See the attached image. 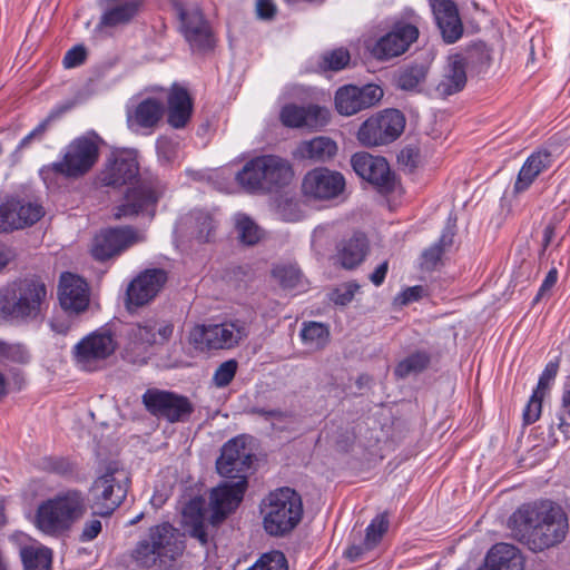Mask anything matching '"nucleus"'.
<instances>
[{
	"label": "nucleus",
	"instance_id": "obj_1",
	"mask_svg": "<svg viewBox=\"0 0 570 570\" xmlns=\"http://www.w3.org/2000/svg\"><path fill=\"white\" fill-rule=\"evenodd\" d=\"M508 528L519 542L541 552L566 540L569 519L562 505L541 499L521 504L509 517Z\"/></svg>",
	"mask_w": 570,
	"mask_h": 570
},
{
	"label": "nucleus",
	"instance_id": "obj_2",
	"mask_svg": "<svg viewBox=\"0 0 570 570\" xmlns=\"http://www.w3.org/2000/svg\"><path fill=\"white\" fill-rule=\"evenodd\" d=\"M47 284L39 276L17 278L0 287V321L30 324L42 321L48 309Z\"/></svg>",
	"mask_w": 570,
	"mask_h": 570
},
{
	"label": "nucleus",
	"instance_id": "obj_3",
	"mask_svg": "<svg viewBox=\"0 0 570 570\" xmlns=\"http://www.w3.org/2000/svg\"><path fill=\"white\" fill-rule=\"evenodd\" d=\"M181 534L171 523L165 521L149 527L137 541L131 558L142 568H163L184 552Z\"/></svg>",
	"mask_w": 570,
	"mask_h": 570
},
{
	"label": "nucleus",
	"instance_id": "obj_4",
	"mask_svg": "<svg viewBox=\"0 0 570 570\" xmlns=\"http://www.w3.org/2000/svg\"><path fill=\"white\" fill-rule=\"evenodd\" d=\"M87 511L86 498L79 490H67L45 500L36 512V527L58 537L69 531Z\"/></svg>",
	"mask_w": 570,
	"mask_h": 570
},
{
	"label": "nucleus",
	"instance_id": "obj_5",
	"mask_svg": "<svg viewBox=\"0 0 570 570\" xmlns=\"http://www.w3.org/2000/svg\"><path fill=\"white\" fill-rule=\"evenodd\" d=\"M261 513L264 530L273 537H283L296 528L303 517L301 495L291 488H281L264 499Z\"/></svg>",
	"mask_w": 570,
	"mask_h": 570
},
{
	"label": "nucleus",
	"instance_id": "obj_6",
	"mask_svg": "<svg viewBox=\"0 0 570 570\" xmlns=\"http://www.w3.org/2000/svg\"><path fill=\"white\" fill-rule=\"evenodd\" d=\"M128 488V471L117 461L107 463L90 488L94 513L110 515L125 500Z\"/></svg>",
	"mask_w": 570,
	"mask_h": 570
},
{
	"label": "nucleus",
	"instance_id": "obj_7",
	"mask_svg": "<svg viewBox=\"0 0 570 570\" xmlns=\"http://www.w3.org/2000/svg\"><path fill=\"white\" fill-rule=\"evenodd\" d=\"M248 335L246 323L226 320L220 323L197 324L189 332V342L200 351L232 350Z\"/></svg>",
	"mask_w": 570,
	"mask_h": 570
},
{
	"label": "nucleus",
	"instance_id": "obj_8",
	"mask_svg": "<svg viewBox=\"0 0 570 570\" xmlns=\"http://www.w3.org/2000/svg\"><path fill=\"white\" fill-rule=\"evenodd\" d=\"M165 193L166 185L157 176H144L127 189L124 202L114 208V218H130L139 214L154 217L156 206Z\"/></svg>",
	"mask_w": 570,
	"mask_h": 570
},
{
	"label": "nucleus",
	"instance_id": "obj_9",
	"mask_svg": "<svg viewBox=\"0 0 570 570\" xmlns=\"http://www.w3.org/2000/svg\"><path fill=\"white\" fill-rule=\"evenodd\" d=\"M99 158L97 137L81 136L73 139L63 150L62 158L47 169L65 178L77 179L89 173Z\"/></svg>",
	"mask_w": 570,
	"mask_h": 570
},
{
	"label": "nucleus",
	"instance_id": "obj_10",
	"mask_svg": "<svg viewBox=\"0 0 570 570\" xmlns=\"http://www.w3.org/2000/svg\"><path fill=\"white\" fill-rule=\"evenodd\" d=\"M405 117L397 109H385L367 118L357 130V140L365 147L387 145L400 137Z\"/></svg>",
	"mask_w": 570,
	"mask_h": 570
},
{
	"label": "nucleus",
	"instance_id": "obj_11",
	"mask_svg": "<svg viewBox=\"0 0 570 570\" xmlns=\"http://www.w3.org/2000/svg\"><path fill=\"white\" fill-rule=\"evenodd\" d=\"M142 403L149 413L170 423L185 422L194 412L188 397L158 389L147 390Z\"/></svg>",
	"mask_w": 570,
	"mask_h": 570
},
{
	"label": "nucleus",
	"instance_id": "obj_12",
	"mask_svg": "<svg viewBox=\"0 0 570 570\" xmlns=\"http://www.w3.org/2000/svg\"><path fill=\"white\" fill-rule=\"evenodd\" d=\"M117 343L108 331H97L82 338L75 346V358L85 371L99 370L104 362L114 354Z\"/></svg>",
	"mask_w": 570,
	"mask_h": 570
},
{
	"label": "nucleus",
	"instance_id": "obj_13",
	"mask_svg": "<svg viewBox=\"0 0 570 570\" xmlns=\"http://www.w3.org/2000/svg\"><path fill=\"white\" fill-rule=\"evenodd\" d=\"M465 60L470 63L488 65L490 56L483 45H474L469 48L466 58L460 55L451 57L448 69L435 89L441 97L451 96L464 88L466 83Z\"/></svg>",
	"mask_w": 570,
	"mask_h": 570
},
{
	"label": "nucleus",
	"instance_id": "obj_14",
	"mask_svg": "<svg viewBox=\"0 0 570 570\" xmlns=\"http://www.w3.org/2000/svg\"><path fill=\"white\" fill-rule=\"evenodd\" d=\"M145 239L142 232L130 226L109 228L95 236L91 254L98 261H106Z\"/></svg>",
	"mask_w": 570,
	"mask_h": 570
},
{
	"label": "nucleus",
	"instance_id": "obj_15",
	"mask_svg": "<svg viewBox=\"0 0 570 570\" xmlns=\"http://www.w3.org/2000/svg\"><path fill=\"white\" fill-rule=\"evenodd\" d=\"M383 97V89L376 85L357 87L346 85L335 92V108L342 116H352L376 105Z\"/></svg>",
	"mask_w": 570,
	"mask_h": 570
},
{
	"label": "nucleus",
	"instance_id": "obj_16",
	"mask_svg": "<svg viewBox=\"0 0 570 570\" xmlns=\"http://www.w3.org/2000/svg\"><path fill=\"white\" fill-rule=\"evenodd\" d=\"M167 273L161 268H150L137 275L126 291V305L129 311L140 307L153 301L165 283Z\"/></svg>",
	"mask_w": 570,
	"mask_h": 570
},
{
	"label": "nucleus",
	"instance_id": "obj_17",
	"mask_svg": "<svg viewBox=\"0 0 570 570\" xmlns=\"http://www.w3.org/2000/svg\"><path fill=\"white\" fill-rule=\"evenodd\" d=\"M345 187L342 174L327 168H315L308 171L303 181V194L313 199L328 200L341 195Z\"/></svg>",
	"mask_w": 570,
	"mask_h": 570
},
{
	"label": "nucleus",
	"instance_id": "obj_18",
	"mask_svg": "<svg viewBox=\"0 0 570 570\" xmlns=\"http://www.w3.org/2000/svg\"><path fill=\"white\" fill-rule=\"evenodd\" d=\"M351 165L361 178L382 190L390 191L393 189L394 176L384 157L373 156L365 151L356 153L351 158Z\"/></svg>",
	"mask_w": 570,
	"mask_h": 570
},
{
	"label": "nucleus",
	"instance_id": "obj_19",
	"mask_svg": "<svg viewBox=\"0 0 570 570\" xmlns=\"http://www.w3.org/2000/svg\"><path fill=\"white\" fill-rule=\"evenodd\" d=\"M247 489V481L240 478L236 481H225L214 488L209 497V505L213 511L212 522H222L242 502Z\"/></svg>",
	"mask_w": 570,
	"mask_h": 570
},
{
	"label": "nucleus",
	"instance_id": "obj_20",
	"mask_svg": "<svg viewBox=\"0 0 570 570\" xmlns=\"http://www.w3.org/2000/svg\"><path fill=\"white\" fill-rule=\"evenodd\" d=\"M45 215L41 205L17 199L0 204V232H10L33 225Z\"/></svg>",
	"mask_w": 570,
	"mask_h": 570
},
{
	"label": "nucleus",
	"instance_id": "obj_21",
	"mask_svg": "<svg viewBox=\"0 0 570 570\" xmlns=\"http://www.w3.org/2000/svg\"><path fill=\"white\" fill-rule=\"evenodd\" d=\"M253 455L246 448L245 442L235 438L228 441L222 449V454L216 462V469L222 476L229 479L244 478L252 464Z\"/></svg>",
	"mask_w": 570,
	"mask_h": 570
},
{
	"label": "nucleus",
	"instance_id": "obj_22",
	"mask_svg": "<svg viewBox=\"0 0 570 570\" xmlns=\"http://www.w3.org/2000/svg\"><path fill=\"white\" fill-rule=\"evenodd\" d=\"M58 298L66 312L79 314L89 305V286L82 277L69 272L62 273L59 279Z\"/></svg>",
	"mask_w": 570,
	"mask_h": 570
},
{
	"label": "nucleus",
	"instance_id": "obj_23",
	"mask_svg": "<svg viewBox=\"0 0 570 570\" xmlns=\"http://www.w3.org/2000/svg\"><path fill=\"white\" fill-rule=\"evenodd\" d=\"M419 37V30L410 23L395 26L389 33L377 40L372 49L375 58L386 60L404 53Z\"/></svg>",
	"mask_w": 570,
	"mask_h": 570
},
{
	"label": "nucleus",
	"instance_id": "obj_24",
	"mask_svg": "<svg viewBox=\"0 0 570 570\" xmlns=\"http://www.w3.org/2000/svg\"><path fill=\"white\" fill-rule=\"evenodd\" d=\"M174 326L168 322L147 321L144 324L131 326L128 337V348L131 351L146 352L155 344L166 343L173 335Z\"/></svg>",
	"mask_w": 570,
	"mask_h": 570
},
{
	"label": "nucleus",
	"instance_id": "obj_25",
	"mask_svg": "<svg viewBox=\"0 0 570 570\" xmlns=\"http://www.w3.org/2000/svg\"><path fill=\"white\" fill-rule=\"evenodd\" d=\"M179 17L181 32L193 50H206L212 48V31L198 8L181 9Z\"/></svg>",
	"mask_w": 570,
	"mask_h": 570
},
{
	"label": "nucleus",
	"instance_id": "obj_26",
	"mask_svg": "<svg viewBox=\"0 0 570 570\" xmlns=\"http://www.w3.org/2000/svg\"><path fill=\"white\" fill-rule=\"evenodd\" d=\"M430 4L443 40L446 43L456 42L463 33L456 4L452 0H431Z\"/></svg>",
	"mask_w": 570,
	"mask_h": 570
},
{
	"label": "nucleus",
	"instance_id": "obj_27",
	"mask_svg": "<svg viewBox=\"0 0 570 570\" xmlns=\"http://www.w3.org/2000/svg\"><path fill=\"white\" fill-rule=\"evenodd\" d=\"M139 174V166L134 155L120 153L110 160L100 174L105 186L119 187L128 184Z\"/></svg>",
	"mask_w": 570,
	"mask_h": 570
},
{
	"label": "nucleus",
	"instance_id": "obj_28",
	"mask_svg": "<svg viewBox=\"0 0 570 570\" xmlns=\"http://www.w3.org/2000/svg\"><path fill=\"white\" fill-rule=\"evenodd\" d=\"M262 166V176L265 191H272L275 188L283 187L292 180L294 173L291 164L278 156H259Z\"/></svg>",
	"mask_w": 570,
	"mask_h": 570
},
{
	"label": "nucleus",
	"instance_id": "obj_29",
	"mask_svg": "<svg viewBox=\"0 0 570 570\" xmlns=\"http://www.w3.org/2000/svg\"><path fill=\"white\" fill-rule=\"evenodd\" d=\"M368 249L367 237L362 233H355L337 244L336 259L342 267L353 269L365 259Z\"/></svg>",
	"mask_w": 570,
	"mask_h": 570
},
{
	"label": "nucleus",
	"instance_id": "obj_30",
	"mask_svg": "<svg viewBox=\"0 0 570 570\" xmlns=\"http://www.w3.org/2000/svg\"><path fill=\"white\" fill-rule=\"evenodd\" d=\"M553 161V155L547 148L533 151L521 167L514 189L518 193L528 189L541 173L552 166Z\"/></svg>",
	"mask_w": 570,
	"mask_h": 570
},
{
	"label": "nucleus",
	"instance_id": "obj_31",
	"mask_svg": "<svg viewBox=\"0 0 570 570\" xmlns=\"http://www.w3.org/2000/svg\"><path fill=\"white\" fill-rule=\"evenodd\" d=\"M168 124L176 128H184L193 112V100L188 91L180 86H173L168 99Z\"/></svg>",
	"mask_w": 570,
	"mask_h": 570
},
{
	"label": "nucleus",
	"instance_id": "obj_32",
	"mask_svg": "<svg viewBox=\"0 0 570 570\" xmlns=\"http://www.w3.org/2000/svg\"><path fill=\"white\" fill-rule=\"evenodd\" d=\"M164 115V105L155 98L141 100L128 115V125L136 129H154Z\"/></svg>",
	"mask_w": 570,
	"mask_h": 570
},
{
	"label": "nucleus",
	"instance_id": "obj_33",
	"mask_svg": "<svg viewBox=\"0 0 570 570\" xmlns=\"http://www.w3.org/2000/svg\"><path fill=\"white\" fill-rule=\"evenodd\" d=\"M204 503L202 498H194L185 504L181 511V523L185 530L202 544H206L208 539L205 528Z\"/></svg>",
	"mask_w": 570,
	"mask_h": 570
},
{
	"label": "nucleus",
	"instance_id": "obj_34",
	"mask_svg": "<svg viewBox=\"0 0 570 570\" xmlns=\"http://www.w3.org/2000/svg\"><path fill=\"white\" fill-rule=\"evenodd\" d=\"M337 153V145L328 137H315L298 144L294 156L298 159L325 163L332 159Z\"/></svg>",
	"mask_w": 570,
	"mask_h": 570
},
{
	"label": "nucleus",
	"instance_id": "obj_35",
	"mask_svg": "<svg viewBox=\"0 0 570 570\" xmlns=\"http://www.w3.org/2000/svg\"><path fill=\"white\" fill-rule=\"evenodd\" d=\"M139 0H129L105 11L100 23L106 27H117L129 23L138 13Z\"/></svg>",
	"mask_w": 570,
	"mask_h": 570
},
{
	"label": "nucleus",
	"instance_id": "obj_36",
	"mask_svg": "<svg viewBox=\"0 0 570 570\" xmlns=\"http://www.w3.org/2000/svg\"><path fill=\"white\" fill-rule=\"evenodd\" d=\"M259 157L247 161L236 175L237 183L248 193H266L262 176Z\"/></svg>",
	"mask_w": 570,
	"mask_h": 570
},
{
	"label": "nucleus",
	"instance_id": "obj_37",
	"mask_svg": "<svg viewBox=\"0 0 570 570\" xmlns=\"http://www.w3.org/2000/svg\"><path fill=\"white\" fill-rule=\"evenodd\" d=\"M21 557L24 570H51L52 556L48 548L27 547Z\"/></svg>",
	"mask_w": 570,
	"mask_h": 570
},
{
	"label": "nucleus",
	"instance_id": "obj_38",
	"mask_svg": "<svg viewBox=\"0 0 570 570\" xmlns=\"http://www.w3.org/2000/svg\"><path fill=\"white\" fill-rule=\"evenodd\" d=\"M301 338L309 350H320L328 343L330 332L322 323H304L301 331Z\"/></svg>",
	"mask_w": 570,
	"mask_h": 570
},
{
	"label": "nucleus",
	"instance_id": "obj_39",
	"mask_svg": "<svg viewBox=\"0 0 570 570\" xmlns=\"http://www.w3.org/2000/svg\"><path fill=\"white\" fill-rule=\"evenodd\" d=\"M235 226L239 240L245 245H255L263 237V230L259 226L244 214L235 216Z\"/></svg>",
	"mask_w": 570,
	"mask_h": 570
},
{
	"label": "nucleus",
	"instance_id": "obj_40",
	"mask_svg": "<svg viewBox=\"0 0 570 570\" xmlns=\"http://www.w3.org/2000/svg\"><path fill=\"white\" fill-rule=\"evenodd\" d=\"M428 67L414 63L404 67L397 76V86L403 90H415L426 78Z\"/></svg>",
	"mask_w": 570,
	"mask_h": 570
},
{
	"label": "nucleus",
	"instance_id": "obj_41",
	"mask_svg": "<svg viewBox=\"0 0 570 570\" xmlns=\"http://www.w3.org/2000/svg\"><path fill=\"white\" fill-rule=\"evenodd\" d=\"M430 363V357L425 353H414L402 360L395 367L394 374L404 379L412 374L422 372Z\"/></svg>",
	"mask_w": 570,
	"mask_h": 570
},
{
	"label": "nucleus",
	"instance_id": "obj_42",
	"mask_svg": "<svg viewBox=\"0 0 570 570\" xmlns=\"http://www.w3.org/2000/svg\"><path fill=\"white\" fill-rule=\"evenodd\" d=\"M454 238V230L451 227H448L442 233L439 243L431 246L426 250H424L422 258H423V265L426 268H432L436 265V263L440 261L444 249L446 247H450L453 243Z\"/></svg>",
	"mask_w": 570,
	"mask_h": 570
},
{
	"label": "nucleus",
	"instance_id": "obj_43",
	"mask_svg": "<svg viewBox=\"0 0 570 570\" xmlns=\"http://www.w3.org/2000/svg\"><path fill=\"white\" fill-rule=\"evenodd\" d=\"M389 529V518L385 513L376 515L366 528L364 546L366 550H372L381 541Z\"/></svg>",
	"mask_w": 570,
	"mask_h": 570
},
{
	"label": "nucleus",
	"instance_id": "obj_44",
	"mask_svg": "<svg viewBox=\"0 0 570 570\" xmlns=\"http://www.w3.org/2000/svg\"><path fill=\"white\" fill-rule=\"evenodd\" d=\"M217 223L207 213H198L195 216V235L198 242L208 243L215 237Z\"/></svg>",
	"mask_w": 570,
	"mask_h": 570
},
{
	"label": "nucleus",
	"instance_id": "obj_45",
	"mask_svg": "<svg viewBox=\"0 0 570 570\" xmlns=\"http://www.w3.org/2000/svg\"><path fill=\"white\" fill-rule=\"evenodd\" d=\"M524 558L521 551L509 543L501 542V570H523Z\"/></svg>",
	"mask_w": 570,
	"mask_h": 570
},
{
	"label": "nucleus",
	"instance_id": "obj_46",
	"mask_svg": "<svg viewBox=\"0 0 570 570\" xmlns=\"http://www.w3.org/2000/svg\"><path fill=\"white\" fill-rule=\"evenodd\" d=\"M273 276L284 288H296L302 281V273L295 266H277L273 269Z\"/></svg>",
	"mask_w": 570,
	"mask_h": 570
},
{
	"label": "nucleus",
	"instance_id": "obj_47",
	"mask_svg": "<svg viewBox=\"0 0 570 570\" xmlns=\"http://www.w3.org/2000/svg\"><path fill=\"white\" fill-rule=\"evenodd\" d=\"M328 122V110L317 105H308L304 107L303 127L317 129Z\"/></svg>",
	"mask_w": 570,
	"mask_h": 570
},
{
	"label": "nucleus",
	"instance_id": "obj_48",
	"mask_svg": "<svg viewBox=\"0 0 570 570\" xmlns=\"http://www.w3.org/2000/svg\"><path fill=\"white\" fill-rule=\"evenodd\" d=\"M350 62V53L346 49L338 48L326 52L322 57V67L324 69L338 71L344 69Z\"/></svg>",
	"mask_w": 570,
	"mask_h": 570
},
{
	"label": "nucleus",
	"instance_id": "obj_49",
	"mask_svg": "<svg viewBox=\"0 0 570 570\" xmlns=\"http://www.w3.org/2000/svg\"><path fill=\"white\" fill-rule=\"evenodd\" d=\"M237 366L238 364L235 360H228L222 363L214 373V384L217 387L227 386L235 377Z\"/></svg>",
	"mask_w": 570,
	"mask_h": 570
},
{
	"label": "nucleus",
	"instance_id": "obj_50",
	"mask_svg": "<svg viewBox=\"0 0 570 570\" xmlns=\"http://www.w3.org/2000/svg\"><path fill=\"white\" fill-rule=\"evenodd\" d=\"M281 120L286 127L302 128L304 122V106L287 105L283 107Z\"/></svg>",
	"mask_w": 570,
	"mask_h": 570
},
{
	"label": "nucleus",
	"instance_id": "obj_51",
	"mask_svg": "<svg viewBox=\"0 0 570 570\" xmlns=\"http://www.w3.org/2000/svg\"><path fill=\"white\" fill-rule=\"evenodd\" d=\"M544 394L538 391H533L524 411H523V420L525 424L534 423L541 415L542 401L544 399Z\"/></svg>",
	"mask_w": 570,
	"mask_h": 570
},
{
	"label": "nucleus",
	"instance_id": "obj_52",
	"mask_svg": "<svg viewBox=\"0 0 570 570\" xmlns=\"http://www.w3.org/2000/svg\"><path fill=\"white\" fill-rule=\"evenodd\" d=\"M559 371V360L550 361L542 371L535 391L547 395Z\"/></svg>",
	"mask_w": 570,
	"mask_h": 570
},
{
	"label": "nucleus",
	"instance_id": "obj_53",
	"mask_svg": "<svg viewBox=\"0 0 570 570\" xmlns=\"http://www.w3.org/2000/svg\"><path fill=\"white\" fill-rule=\"evenodd\" d=\"M360 285L354 282L345 283L338 286L332 294V301L336 305H347L354 298L356 292H358Z\"/></svg>",
	"mask_w": 570,
	"mask_h": 570
},
{
	"label": "nucleus",
	"instance_id": "obj_54",
	"mask_svg": "<svg viewBox=\"0 0 570 570\" xmlns=\"http://www.w3.org/2000/svg\"><path fill=\"white\" fill-rule=\"evenodd\" d=\"M87 58V51L83 46H75L70 50H68L63 57V66L65 68H75L85 62Z\"/></svg>",
	"mask_w": 570,
	"mask_h": 570
},
{
	"label": "nucleus",
	"instance_id": "obj_55",
	"mask_svg": "<svg viewBox=\"0 0 570 570\" xmlns=\"http://www.w3.org/2000/svg\"><path fill=\"white\" fill-rule=\"evenodd\" d=\"M557 281H558V271L556 268H551L547 273L533 302L538 303L544 296H547L549 294V292L551 291V288L556 285Z\"/></svg>",
	"mask_w": 570,
	"mask_h": 570
},
{
	"label": "nucleus",
	"instance_id": "obj_56",
	"mask_svg": "<svg viewBox=\"0 0 570 570\" xmlns=\"http://www.w3.org/2000/svg\"><path fill=\"white\" fill-rule=\"evenodd\" d=\"M30 355L28 351L20 344H8L4 358L17 363L28 362Z\"/></svg>",
	"mask_w": 570,
	"mask_h": 570
},
{
	"label": "nucleus",
	"instance_id": "obj_57",
	"mask_svg": "<svg viewBox=\"0 0 570 570\" xmlns=\"http://www.w3.org/2000/svg\"><path fill=\"white\" fill-rule=\"evenodd\" d=\"M101 531V522L97 519L90 520L85 523L82 532L80 534V540L82 542H88L98 537Z\"/></svg>",
	"mask_w": 570,
	"mask_h": 570
},
{
	"label": "nucleus",
	"instance_id": "obj_58",
	"mask_svg": "<svg viewBox=\"0 0 570 570\" xmlns=\"http://www.w3.org/2000/svg\"><path fill=\"white\" fill-rule=\"evenodd\" d=\"M478 570H499V544H493L490 548L483 564Z\"/></svg>",
	"mask_w": 570,
	"mask_h": 570
},
{
	"label": "nucleus",
	"instance_id": "obj_59",
	"mask_svg": "<svg viewBox=\"0 0 570 570\" xmlns=\"http://www.w3.org/2000/svg\"><path fill=\"white\" fill-rule=\"evenodd\" d=\"M256 13L261 19H272L276 13V7L272 0H257Z\"/></svg>",
	"mask_w": 570,
	"mask_h": 570
},
{
	"label": "nucleus",
	"instance_id": "obj_60",
	"mask_svg": "<svg viewBox=\"0 0 570 570\" xmlns=\"http://www.w3.org/2000/svg\"><path fill=\"white\" fill-rule=\"evenodd\" d=\"M556 236V225L553 223H549L543 232H542V244L541 249L539 252V256L543 257L548 247L551 245L553 238Z\"/></svg>",
	"mask_w": 570,
	"mask_h": 570
},
{
	"label": "nucleus",
	"instance_id": "obj_61",
	"mask_svg": "<svg viewBox=\"0 0 570 570\" xmlns=\"http://www.w3.org/2000/svg\"><path fill=\"white\" fill-rule=\"evenodd\" d=\"M387 271H389V262L384 261L370 275V281L375 286H380L384 282Z\"/></svg>",
	"mask_w": 570,
	"mask_h": 570
},
{
	"label": "nucleus",
	"instance_id": "obj_62",
	"mask_svg": "<svg viewBox=\"0 0 570 570\" xmlns=\"http://www.w3.org/2000/svg\"><path fill=\"white\" fill-rule=\"evenodd\" d=\"M423 288L421 286L407 287L400 295V301L402 304H409L411 302L417 301L421 297Z\"/></svg>",
	"mask_w": 570,
	"mask_h": 570
},
{
	"label": "nucleus",
	"instance_id": "obj_63",
	"mask_svg": "<svg viewBox=\"0 0 570 570\" xmlns=\"http://www.w3.org/2000/svg\"><path fill=\"white\" fill-rule=\"evenodd\" d=\"M48 121L39 124L31 132H29L19 144L18 148L22 149L27 147L32 139L40 138L47 129Z\"/></svg>",
	"mask_w": 570,
	"mask_h": 570
},
{
	"label": "nucleus",
	"instance_id": "obj_64",
	"mask_svg": "<svg viewBox=\"0 0 570 570\" xmlns=\"http://www.w3.org/2000/svg\"><path fill=\"white\" fill-rule=\"evenodd\" d=\"M415 157H416V153L411 148H406L401 151V154L399 156V160L404 163L407 166L413 167L414 163H415L414 161Z\"/></svg>",
	"mask_w": 570,
	"mask_h": 570
}]
</instances>
